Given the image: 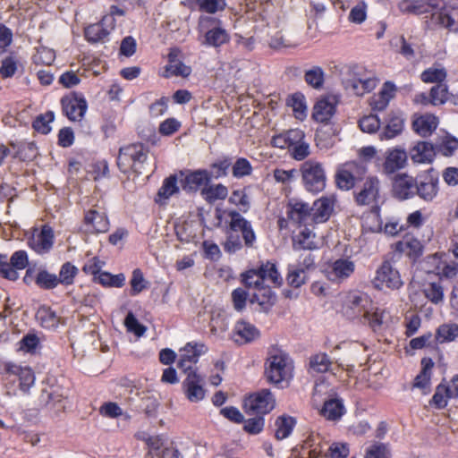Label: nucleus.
<instances>
[{
    "instance_id": "f257e3e1",
    "label": "nucleus",
    "mask_w": 458,
    "mask_h": 458,
    "mask_svg": "<svg viewBox=\"0 0 458 458\" xmlns=\"http://www.w3.org/2000/svg\"><path fill=\"white\" fill-rule=\"evenodd\" d=\"M230 224L229 227L231 233H229L226 242H225V250L228 253H234L242 248V241L238 235L233 233L241 232L244 243L247 247H252L255 241L256 235L251 226L250 222L246 220L239 212L230 211Z\"/></svg>"
},
{
    "instance_id": "f03ea898",
    "label": "nucleus",
    "mask_w": 458,
    "mask_h": 458,
    "mask_svg": "<svg viewBox=\"0 0 458 458\" xmlns=\"http://www.w3.org/2000/svg\"><path fill=\"white\" fill-rule=\"evenodd\" d=\"M266 368V377L273 384L289 380L293 376V360L283 350L273 348L269 352Z\"/></svg>"
},
{
    "instance_id": "7ed1b4c3",
    "label": "nucleus",
    "mask_w": 458,
    "mask_h": 458,
    "mask_svg": "<svg viewBox=\"0 0 458 458\" xmlns=\"http://www.w3.org/2000/svg\"><path fill=\"white\" fill-rule=\"evenodd\" d=\"M349 78L344 80L347 91L356 96H363L372 91L377 85L378 80L364 67L353 65L349 68Z\"/></svg>"
},
{
    "instance_id": "20e7f679",
    "label": "nucleus",
    "mask_w": 458,
    "mask_h": 458,
    "mask_svg": "<svg viewBox=\"0 0 458 458\" xmlns=\"http://www.w3.org/2000/svg\"><path fill=\"white\" fill-rule=\"evenodd\" d=\"M300 172L304 188L310 192L322 191L327 184V175L323 165L310 159L301 165Z\"/></svg>"
},
{
    "instance_id": "39448f33",
    "label": "nucleus",
    "mask_w": 458,
    "mask_h": 458,
    "mask_svg": "<svg viewBox=\"0 0 458 458\" xmlns=\"http://www.w3.org/2000/svg\"><path fill=\"white\" fill-rule=\"evenodd\" d=\"M146 159L147 149L142 144H130L119 149L117 165L123 173L133 169L135 173L141 174L140 168Z\"/></svg>"
},
{
    "instance_id": "423d86ee",
    "label": "nucleus",
    "mask_w": 458,
    "mask_h": 458,
    "mask_svg": "<svg viewBox=\"0 0 458 458\" xmlns=\"http://www.w3.org/2000/svg\"><path fill=\"white\" fill-rule=\"evenodd\" d=\"M242 283L248 288H259L268 280L273 284H280L281 277L274 263L267 262L259 269H250L242 274Z\"/></svg>"
},
{
    "instance_id": "0eeeda50",
    "label": "nucleus",
    "mask_w": 458,
    "mask_h": 458,
    "mask_svg": "<svg viewBox=\"0 0 458 458\" xmlns=\"http://www.w3.org/2000/svg\"><path fill=\"white\" fill-rule=\"evenodd\" d=\"M199 31L205 32L203 45L218 47L229 40V35L225 29L220 26V21L209 17L201 16L199 21Z\"/></svg>"
},
{
    "instance_id": "6e6552de",
    "label": "nucleus",
    "mask_w": 458,
    "mask_h": 458,
    "mask_svg": "<svg viewBox=\"0 0 458 458\" xmlns=\"http://www.w3.org/2000/svg\"><path fill=\"white\" fill-rule=\"evenodd\" d=\"M0 374L6 382L19 381L20 389L27 392L35 382V375L29 367H21L13 362H4L0 365Z\"/></svg>"
},
{
    "instance_id": "1a4fd4ad",
    "label": "nucleus",
    "mask_w": 458,
    "mask_h": 458,
    "mask_svg": "<svg viewBox=\"0 0 458 458\" xmlns=\"http://www.w3.org/2000/svg\"><path fill=\"white\" fill-rule=\"evenodd\" d=\"M373 286L377 290H399L403 285L399 271L389 261H384L377 269L372 280Z\"/></svg>"
},
{
    "instance_id": "9d476101",
    "label": "nucleus",
    "mask_w": 458,
    "mask_h": 458,
    "mask_svg": "<svg viewBox=\"0 0 458 458\" xmlns=\"http://www.w3.org/2000/svg\"><path fill=\"white\" fill-rule=\"evenodd\" d=\"M276 406V400L268 389H262L244 400L243 408L247 414L263 416Z\"/></svg>"
},
{
    "instance_id": "9b49d317",
    "label": "nucleus",
    "mask_w": 458,
    "mask_h": 458,
    "mask_svg": "<svg viewBox=\"0 0 458 458\" xmlns=\"http://www.w3.org/2000/svg\"><path fill=\"white\" fill-rule=\"evenodd\" d=\"M366 174L364 165L356 162H349L343 165L335 174V182L342 191L352 189L358 181H360Z\"/></svg>"
},
{
    "instance_id": "f8f14e48",
    "label": "nucleus",
    "mask_w": 458,
    "mask_h": 458,
    "mask_svg": "<svg viewBox=\"0 0 458 458\" xmlns=\"http://www.w3.org/2000/svg\"><path fill=\"white\" fill-rule=\"evenodd\" d=\"M372 306V301L366 293L352 292L350 293L344 305V315L351 319L365 317L369 308Z\"/></svg>"
},
{
    "instance_id": "ddd939ff",
    "label": "nucleus",
    "mask_w": 458,
    "mask_h": 458,
    "mask_svg": "<svg viewBox=\"0 0 458 458\" xmlns=\"http://www.w3.org/2000/svg\"><path fill=\"white\" fill-rule=\"evenodd\" d=\"M208 348L202 343H188L183 348L180 349V359L177 366L185 374L191 371H197L195 365L201 354L207 352Z\"/></svg>"
},
{
    "instance_id": "4468645a",
    "label": "nucleus",
    "mask_w": 458,
    "mask_h": 458,
    "mask_svg": "<svg viewBox=\"0 0 458 458\" xmlns=\"http://www.w3.org/2000/svg\"><path fill=\"white\" fill-rule=\"evenodd\" d=\"M380 182L375 177L367 178L362 188L355 193V201L359 206H369L372 209L378 208Z\"/></svg>"
},
{
    "instance_id": "2eb2a0df",
    "label": "nucleus",
    "mask_w": 458,
    "mask_h": 458,
    "mask_svg": "<svg viewBox=\"0 0 458 458\" xmlns=\"http://www.w3.org/2000/svg\"><path fill=\"white\" fill-rule=\"evenodd\" d=\"M61 105L64 114L72 122H81L88 109L86 99L75 92L63 97Z\"/></svg>"
},
{
    "instance_id": "dca6fc26",
    "label": "nucleus",
    "mask_w": 458,
    "mask_h": 458,
    "mask_svg": "<svg viewBox=\"0 0 458 458\" xmlns=\"http://www.w3.org/2000/svg\"><path fill=\"white\" fill-rule=\"evenodd\" d=\"M355 267L350 259L340 258L327 266L325 275L329 281L341 284L354 273Z\"/></svg>"
},
{
    "instance_id": "f3484780",
    "label": "nucleus",
    "mask_w": 458,
    "mask_h": 458,
    "mask_svg": "<svg viewBox=\"0 0 458 458\" xmlns=\"http://www.w3.org/2000/svg\"><path fill=\"white\" fill-rule=\"evenodd\" d=\"M83 230L86 233H104L109 230V220L104 211L91 208L84 216Z\"/></svg>"
},
{
    "instance_id": "a211bd4d",
    "label": "nucleus",
    "mask_w": 458,
    "mask_h": 458,
    "mask_svg": "<svg viewBox=\"0 0 458 458\" xmlns=\"http://www.w3.org/2000/svg\"><path fill=\"white\" fill-rule=\"evenodd\" d=\"M203 384V377L197 371L186 373V378L182 382V388L190 402L197 403L204 399L205 389Z\"/></svg>"
},
{
    "instance_id": "6ab92c4d",
    "label": "nucleus",
    "mask_w": 458,
    "mask_h": 458,
    "mask_svg": "<svg viewBox=\"0 0 458 458\" xmlns=\"http://www.w3.org/2000/svg\"><path fill=\"white\" fill-rule=\"evenodd\" d=\"M290 223L300 227L310 225L313 223L311 208L308 203L301 201L290 202L286 211Z\"/></svg>"
},
{
    "instance_id": "aec40b11",
    "label": "nucleus",
    "mask_w": 458,
    "mask_h": 458,
    "mask_svg": "<svg viewBox=\"0 0 458 458\" xmlns=\"http://www.w3.org/2000/svg\"><path fill=\"white\" fill-rule=\"evenodd\" d=\"M30 247L38 254H46L54 245V231L49 225H43L40 232L34 233L29 241Z\"/></svg>"
},
{
    "instance_id": "412c9836",
    "label": "nucleus",
    "mask_w": 458,
    "mask_h": 458,
    "mask_svg": "<svg viewBox=\"0 0 458 458\" xmlns=\"http://www.w3.org/2000/svg\"><path fill=\"white\" fill-rule=\"evenodd\" d=\"M336 201L335 195L323 196L315 200L311 208L313 223H323L329 219Z\"/></svg>"
},
{
    "instance_id": "4be33fe9",
    "label": "nucleus",
    "mask_w": 458,
    "mask_h": 458,
    "mask_svg": "<svg viewBox=\"0 0 458 458\" xmlns=\"http://www.w3.org/2000/svg\"><path fill=\"white\" fill-rule=\"evenodd\" d=\"M417 183L415 180L406 174H398L394 182L393 190L394 195L400 199H407L416 192Z\"/></svg>"
},
{
    "instance_id": "5701e85b",
    "label": "nucleus",
    "mask_w": 458,
    "mask_h": 458,
    "mask_svg": "<svg viewBox=\"0 0 458 458\" xmlns=\"http://www.w3.org/2000/svg\"><path fill=\"white\" fill-rule=\"evenodd\" d=\"M212 178V174L204 169L189 173L182 180V188L186 191H197L201 186L207 185Z\"/></svg>"
},
{
    "instance_id": "b1692460",
    "label": "nucleus",
    "mask_w": 458,
    "mask_h": 458,
    "mask_svg": "<svg viewBox=\"0 0 458 458\" xmlns=\"http://www.w3.org/2000/svg\"><path fill=\"white\" fill-rule=\"evenodd\" d=\"M435 0H403L398 4V8L402 13H411L415 15L429 13L437 8Z\"/></svg>"
},
{
    "instance_id": "393cba45",
    "label": "nucleus",
    "mask_w": 458,
    "mask_h": 458,
    "mask_svg": "<svg viewBox=\"0 0 458 458\" xmlns=\"http://www.w3.org/2000/svg\"><path fill=\"white\" fill-rule=\"evenodd\" d=\"M148 445V458H182L176 448L164 445L158 437H150Z\"/></svg>"
},
{
    "instance_id": "a878e982",
    "label": "nucleus",
    "mask_w": 458,
    "mask_h": 458,
    "mask_svg": "<svg viewBox=\"0 0 458 458\" xmlns=\"http://www.w3.org/2000/svg\"><path fill=\"white\" fill-rule=\"evenodd\" d=\"M336 102L334 98L319 99L313 107L312 117L318 123H327L335 114Z\"/></svg>"
},
{
    "instance_id": "bb28decb",
    "label": "nucleus",
    "mask_w": 458,
    "mask_h": 458,
    "mask_svg": "<svg viewBox=\"0 0 458 458\" xmlns=\"http://www.w3.org/2000/svg\"><path fill=\"white\" fill-rule=\"evenodd\" d=\"M316 234L308 226L301 227V230L293 237V248L295 251L312 250L318 248L315 242Z\"/></svg>"
},
{
    "instance_id": "cd10ccee",
    "label": "nucleus",
    "mask_w": 458,
    "mask_h": 458,
    "mask_svg": "<svg viewBox=\"0 0 458 458\" xmlns=\"http://www.w3.org/2000/svg\"><path fill=\"white\" fill-rule=\"evenodd\" d=\"M406 162L407 154L405 150L401 148L391 149L386 153V160L383 164V171L386 174H394L403 168Z\"/></svg>"
},
{
    "instance_id": "c85d7f7f",
    "label": "nucleus",
    "mask_w": 458,
    "mask_h": 458,
    "mask_svg": "<svg viewBox=\"0 0 458 458\" xmlns=\"http://www.w3.org/2000/svg\"><path fill=\"white\" fill-rule=\"evenodd\" d=\"M259 336V331L250 323L242 320L234 326L233 339L236 344H247Z\"/></svg>"
},
{
    "instance_id": "c756f323",
    "label": "nucleus",
    "mask_w": 458,
    "mask_h": 458,
    "mask_svg": "<svg viewBox=\"0 0 458 458\" xmlns=\"http://www.w3.org/2000/svg\"><path fill=\"white\" fill-rule=\"evenodd\" d=\"M256 292L250 298L252 304H258L260 310L267 312L276 303V296L270 287L262 285L255 289Z\"/></svg>"
},
{
    "instance_id": "7c9ffc66",
    "label": "nucleus",
    "mask_w": 458,
    "mask_h": 458,
    "mask_svg": "<svg viewBox=\"0 0 458 458\" xmlns=\"http://www.w3.org/2000/svg\"><path fill=\"white\" fill-rule=\"evenodd\" d=\"M308 452L309 458H323L327 453L328 444L323 441L319 434H310L306 439L303 446Z\"/></svg>"
},
{
    "instance_id": "2f4dec72",
    "label": "nucleus",
    "mask_w": 458,
    "mask_h": 458,
    "mask_svg": "<svg viewBox=\"0 0 458 458\" xmlns=\"http://www.w3.org/2000/svg\"><path fill=\"white\" fill-rule=\"evenodd\" d=\"M395 87L393 83L386 81L378 94L371 97L369 105L373 110L383 111L386 108L389 101L394 98Z\"/></svg>"
},
{
    "instance_id": "473e14b6",
    "label": "nucleus",
    "mask_w": 458,
    "mask_h": 458,
    "mask_svg": "<svg viewBox=\"0 0 458 458\" xmlns=\"http://www.w3.org/2000/svg\"><path fill=\"white\" fill-rule=\"evenodd\" d=\"M435 157V149L431 143L418 142L411 150V158L415 163H431Z\"/></svg>"
},
{
    "instance_id": "72a5a7b5",
    "label": "nucleus",
    "mask_w": 458,
    "mask_h": 458,
    "mask_svg": "<svg viewBox=\"0 0 458 458\" xmlns=\"http://www.w3.org/2000/svg\"><path fill=\"white\" fill-rule=\"evenodd\" d=\"M438 178L433 175H427L416 186L417 194L426 201H431L437 194Z\"/></svg>"
},
{
    "instance_id": "f704fd0d",
    "label": "nucleus",
    "mask_w": 458,
    "mask_h": 458,
    "mask_svg": "<svg viewBox=\"0 0 458 458\" xmlns=\"http://www.w3.org/2000/svg\"><path fill=\"white\" fill-rule=\"evenodd\" d=\"M438 23L451 30L458 31V7L446 4L437 14Z\"/></svg>"
},
{
    "instance_id": "c9c22d12",
    "label": "nucleus",
    "mask_w": 458,
    "mask_h": 458,
    "mask_svg": "<svg viewBox=\"0 0 458 458\" xmlns=\"http://www.w3.org/2000/svg\"><path fill=\"white\" fill-rule=\"evenodd\" d=\"M345 412L342 400L334 398L324 403L320 414L327 420L338 421Z\"/></svg>"
},
{
    "instance_id": "e433bc0d",
    "label": "nucleus",
    "mask_w": 458,
    "mask_h": 458,
    "mask_svg": "<svg viewBox=\"0 0 458 458\" xmlns=\"http://www.w3.org/2000/svg\"><path fill=\"white\" fill-rule=\"evenodd\" d=\"M333 361L326 352H318L310 357L309 373L322 374L331 370Z\"/></svg>"
},
{
    "instance_id": "4c0bfd02",
    "label": "nucleus",
    "mask_w": 458,
    "mask_h": 458,
    "mask_svg": "<svg viewBox=\"0 0 458 458\" xmlns=\"http://www.w3.org/2000/svg\"><path fill=\"white\" fill-rule=\"evenodd\" d=\"M438 119L434 114H426L416 118L412 123L414 131L426 137L430 135L437 127Z\"/></svg>"
},
{
    "instance_id": "58836bf2",
    "label": "nucleus",
    "mask_w": 458,
    "mask_h": 458,
    "mask_svg": "<svg viewBox=\"0 0 458 458\" xmlns=\"http://www.w3.org/2000/svg\"><path fill=\"white\" fill-rule=\"evenodd\" d=\"M395 249L410 258L417 259L422 254L423 246L418 239L412 236H406L396 243Z\"/></svg>"
},
{
    "instance_id": "ea45409f",
    "label": "nucleus",
    "mask_w": 458,
    "mask_h": 458,
    "mask_svg": "<svg viewBox=\"0 0 458 458\" xmlns=\"http://www.w3.org/2000/svg\"><path fill=\"white\" fill-rule=\"evenodd\" d=\"M108 22L107 17H103L100 22L94 23L85 29V38L89 42H104L107 38L109 31L105 29V24Z\"/></svg>"
},
{
    "instance_id": "a19ab883",
    "label": "nucleus",
    "mask_w": 458,
    "mask_h": 458,
    "mask_svg": "<svg viewBox=\"0 0 458 458\" xmlns=\"http://www.w3.org/2000/svg\"><path fill=\"white\" fill-rule=\"evenodd\" d=\"M304 139L302 131L295 129L290 130L285 133L276 135L271 140V145L279 148H289L293 141Z\"/></svg>"
},
{
    "instance_id": "79ce46f5",
    "label": "nucleus",
    "mask_w": 458,
    "mask_h": 458,
    "mask_svg": "<svg viewBox=\"0 0 458 458\" xmlns=\"http://www.w3.org/2000/svg\"><path fill=\"white\" fill-rule=\"evenodd\" d=\"M229 322L225 311L216 310L212 311L210 318V333L212 335L220 336L228 329Z\"/></svg>"
},
{
    "instance_id": "37998d69",
    "label": "nucleus",
    "mask_w": 458,
    "mask_h": 458,
    "mask_svg": "<svg viewBox=\"0 0 458 458\" xmlns=\"http://www.w3.org/2000/svg\"><path fill=\"white\" fill-rule=\"evenodd\" d=\"M387 318L386 310L376 308L372 306L369 308L368 314L365 315L364 319L374 332H378L382 329Z\"/></svg>"
},
{
    "instance_id": "c03bdc74",
    "label": "nucleus",
    "mask_w": 458,
    "mask_h": 458,
    "mask_svg": "<svg viewBox=\"0 0 458 458\" xmlns=\"http://www.w3.org/2000/svg\"><path fill=\"white\" fill-rule=\"evenodd\" d=\"M295 424L296 420L293 417L288 415L279 416L275 422L276 437L279 440L288 437L291 435Z\"/></svg>"
},
{
    "instance_id": "a18cd8bd",
    "label": "nucleus",
    "mask_w": 458,
    "mask_h": 458,
    "mask_svg": "<svg viewBox=\"0 0 458 458\" xmlns=\"http://www.w3.org/2000/svg\"><path fill=\"white\" fill-rule=\"evenodd\" d=\"M447 77L445 68L439 64H435L422 72L420 79L425 83L444 84Z\"/></svg>"
},
{
    "instance_id": "49530a36",
    "label": "nucleus",
    "mask_w": 458,
    "mask_h": 458,
    "mask_svg": "<svg viewBox=\"0 0 458 458\" xmlns=\"http://www.w3.org/2000/svg\"><path fill=\"white\" fill-rule=\"evenodd\" d=\"M201 195L208 203H214L216 200L225 199L228 195V190L221 183L209 185L201 190Z\"/></svg>"
},
{
    "instance_id": "de8ad7c7",
    "label": "nucleus",
    "mask_w": 458,
    "mask_h": 458,
    "mask_svg": "<svg viewBox=\"0 0 458 458\" xmlns=\"http://www.w3.org/2000/svg\"><path fill=\"white\" fill-rule=\"evenodd\" d=\"M37 318L45 328H55L60 321L56 313L47 306H42L37 312Z\"/></svg>"
},
{
    "instance_id": "09e8293b",
    "label": "nucleus",
    "mask_w": 458,
    "mask_h": 458,
    "mask_svg": "<svg viewBox=\"0 0 458 458\" xmlns=\"http://www.w3.org/2000/svg\"><path fill=\"white\" fill-rule=\"evenodd\" d=\"M422 369L420 373L415 377L413 386L423 390L429 388L430 383V370L433 367V362L430 359H422Z\"/></svg>"
},
{
    "instance_id": "8fccbe9b",
    "label": "nucleus",
    "mask_w": 458,
    "mask_h": 458,
    "mask_svg": "<svg viewBox=\"0 0 458 458\" xmlns=\"http://www.w3.org/2000/svg\"><path fill=\"white\" fill-rule=\"evenodd\" d=\"M430 259L437 265V273L446 278H454L458 273V264L454 261L442 262L440 258L436 254L430 257Z\"/></svg>"
},
{
    "instance_id": "3c124183",
    "label": "nucleus",
    "mask_w": 458,
    "mask_h": 458,
    "mask_svg": "<svg viewBox=\"0 0 458 458\" xmlns=\"http://www.w3.org/2000/svg\"><path fill=\"white\" fill-rule=\"evenodd\" d=\"M449 100V91L446 84H437L430 89L429 102L433 106H441Z\"/></svg>"
},
{
    "instance_id": "603ef678",
    "label": "nucleus",
    "mask_w": 458,
    "mask_h": 458,
    "mask_svg": "<svg viewBox=\"0 0 458 458\" xmlns=\"http://www.w3.org/2000/svg\"><path fill=\"white\" fill-rule=\"evenodd\" d=\"M458 337V325L448 323L441 325L436 334V338L439 343L452 342Z\"/></svg>"
},
{
    "instance_id": "864d4df0",
    "label": "nucleus",
    "mask_w": 458,
    "mask_h": 458,
    "mask_svg": "<svg viewBox=\"0 0 458 458\" xmlns=\"http://www.w3.org/2000/svg\"><path fill=\"white\" fill-rule=\"evenodd\" d=\"M403 129V121L400 117H393L389 120L386 128L380 134L381 140H390L399 135Z\"/></svg>"
},
{
    "instance_id": "5fc2aeb1",
    "label": "nucleus",
    "mask_w": 458,
    "mask_h": 458,
    "mask_svg": "<svg viewBox=\"0 0 458 458\" xmlns=\"http://www.w3.org/2000/svg\"><path fill=\"white\" fill-rule=\"evenodd\" d=\"M286 280L292 287L299 288L306 282L305 271L295 265H290Z\"/></svg>"
},
{
    "instance_id": "6e6d98bb",
    "label": "nucleus",
    "mask_w": 458,
    "mask_h": 458,
    "mask_svg": "<svg viewBox=\"0 0 458 458\" xmlns=\"http://www.w3.org/2000/svg\"><path fill=\"white\" fill-rule=\"evenodd\" d=\"M35 282L40 288L50 290L59 284L58 276L47 270H41L38 273Z\"/></svg>"
},
{
    "instance_id": "4d7b16f0",
    "label": "nucleus",
    "mask_w": 458,
    "mask_h": 458,
    "mask_svg": "<svg viewBox=\"0 0 458 458\" xmlns=\"http://www.w3.org/2000/svg\"><path fill=\"white\" fill-rule=\"evenodd\" d=\"M78 274V268L71 262H65L61 267L58 281L59 284L71 285L73 284L74 278Z\"/></svg>"
},
{
    "instance_id": "13d9d810",
    "label": "nucleus",
    "mask_w": 458,
    "mask_h": 458,
    "mask_svg": "<svg viewBox=\"0 0 458 458\" xmlns=\"http://www.w3.org/2000/svg\"><path fill=\"white\" fill-rule=\"evenodd\" d=\"M191 73V66L184 64L180 60L174 64H168L165 66L164 76L168 78L171 76L188 77Z\"/></svg>"
},
{
    "instance_id": "bf43d9fd",
    "label": "nucleus",
    "mask_w": 458,
    "mask_h": 458,
    "mask_svg": "<svg viewBox=\"0 0 458 458\" xmlns=\"http://www.w3.org/2000/svg\"><path fill=\"white\" fill-rule=\"evenodd\" d=\"M306 82L314 89H320L324 83V72L319 66H314L305 72Z\"/></svg>"
},
{
    "instance_id": "052dcab7",
    "label": "nucleus",
    "mask_w": 458,
    "mask_h": 458,
    "mask_svg": "<svg viewBox=\"0 0 458 458\" xmlns=\"http://www.w3.org/2000/svg\"><path fill=\"white\" fill-rule=\"evenodd\" d=\"M388 445L384 443L375 442L366 450L365 458H390Z\"/></svg>"
},
{
    "instance_id": "680f3d73",
    "label": "nucleus",
    "mask_w": 458,
    "mask_h": 458,
    "mask_svg": "<svg viewBox=\"0 0 458 458\" xmlns=\"http://www.w3.org/2000/svg\"><path fill=\"white\" fill-rule=\"evenodd\" d=\"M291 157L297 160H304L310 153V145L302 140L293 141L289 149Z\"/></svg>"
},
{
    "instance_id": "e2e57ef3",
    "label": "nucleus",
    "mask_w": 458,
    "mask_h": 458,
    "mask_svg": "<svg viewBox=\"0 0 458 458\" xmlns=\"http://www.w3.org/2000/svg\"><path fill=\"white\" fill-rule=\"evenodd\" d=\"M425 296L433 303L437 304L444 299V290L439 283H429L424 287Z\"/></svg>"
},
{
    "instance_id": "0e129e2a",
    "label": "nucleus",
    "mask_w": 458,
    "mask_h": 458,
    "mask_svg": "<svg viewBox=\"0 0 458 458\" xmlns=\"http://www.w3.org/2000/svg\"><path fill=\"white\" fill-rule=\"evenodd\" d=\"M55 115L53 112H47L38 115L33 122V128L42 134H47L51 131L50 123L54 121Z\"/></svg>"
},
{
    "instance_id": "69168bd1",
    "label": "nucleus",
    "mask_w": 458,
    "mask_h": 458,
    "mask_svg": "<svg viewBox=\"0 0 458 458\" xmlns=\"http://www.w3.org/2000/svg\"><path fill=\"white\" fill-rule=\"evenodd\" d=\"M179 187L177 186L176 175H170L165 179L163 185L158 190L157 196L165 199H169L173 194L178 192Z\"/></svg>"
},
{
    "instance_id": "338daca9",
    "label": "nucleus",
    "mask_w": 458,
    "mask_h": 458,
    "mask_svg": "<svg viewBox=\"0 0 458 458\" xmlns=\"http://www.w3.org/2000/svg\"><path fill=\"white\" fill-rule=\"evenodd\" d=\"M298 171L296 169L284 170L276 168L273 171V176L276 182L288 185L292 183L297 177Z\"/></svg>"
},
{
    "instance_id": "774afa93",
    "label": "nucleus",
    "mask_w": 458,
    "mask_h": 458,
    "mask_svg": "<svg viewBox=\"0 0 458 458\" xmlns=\"http://www.w3.org/2000/svg\"><path fill=\"white\" fill-rule=\"evenodd\" d=\"M359 126L364 132L374 133L379 129L380 121L377 115L370 114L362 117L359 121Z\"/></svg>"
}]
</instances>
